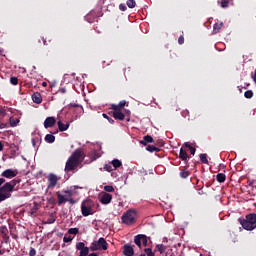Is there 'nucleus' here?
Returning <instances> with one entry per match:
<instances>
[{
  "label": "nucleus",
  "instance_id": "c756f323",
  "mask_svg": "<svg viewBox=\"0 0 256 256\" xmlns=\"http://www.w3.org/2000/svg\"><path fill=\"white\" fill-rule=\"evenodd\" d=\"M200 161L204 165H209V160L207 159V154H200Z\"/></svg>",
  "mask_w": 256,
  "mask_h": 256
},
{
  "label": "nucleus",
  "instance_id": "79ce46f5",
  "mask_svg": "<svg viewBox=\"0 0 256 256\" xmlns=\"http://www.w3.org/2000/svg\"><path fill=\"white\" fill-rule=\"evenodd\" d=\"M63 241L64 243H71V241H73V238L71 236H64Z\"/></svg>",
  "mask_w": 256,
  "mask_h": 256
},
{
  "label": "nucleus",
  "instance_id": "0eeeda50",
  "mask_svg": "<svg viewBox=\"0 0 256 256\" xmlns=\"http://www.w3.org/2000/svg\"><path fill=\"white\" fill-rule=\"evenodd\" d=\"M48 189H55L57 183H59V177L53 173L49 174L48 177Z\"/></svg>",
  "mask_w": 256,
  "mask_h": 256
},
{
  "label": "nucleus",
  "instance_id": "c9c22d12",
  "mask_svg": "<svg viewBox=\"0 0 256 256\" xmlns=\"http://www.w3.org/2000/svg\"><path fill=\"white\" fill-rule=\"evenodd\" d=\"M244 97L246 99H252L253 98V92L252 90H247L245 93H244Z\"/></svg>",
  "mask_w": 256,
  "mask_h": 256
},
{
  "label": "nucleus",
  "instance_id": "a878e982",
  "mask_svg": "<svg viewBox=\"0 0 256 256\" xmlns=\"http://www.w3.org/2000/svg\"><path fill=\"white\" fill-rule=\"evenodd\" d=\"M55 221H57V216H55L54 213H52L48 219L46 220V224L47 225H53V223H55Z\"/></svg>",
  "mask_w": 256,
  "mask_h": 256
},
{
  "label": "nucleus",
  "instance_id": "393cba45",
  "mask_svg": "<svg viewBox=\"0 0 256 256\" xmlns=\"http://www.w3.org/2000/svg\"><path fill=\"white\" fill-rule=\"evenodd\" d=\"M226 179H227V176L223 173H218L216 175V180L218 181V183H225Z\"/></svg>",
  "mask_w": 256,
  "mask_h": 256
},
{
  "label": "nucleus",
  "instance_id": "473e14b6",
  "mask_svg": "<svg viewBox=\"0 0 256 256\" xmlns=\"http://www.w3.org/2000/svg\"><path fill=\"white\" fill-rule=\"evenodd\" d=\"M144 253L146 256H155V252L151 248H145Z\"/></svg>",
  "mask_w": 256,
  "mask_h": 256
},
{
  "label": "nucleus",
  "instance_id": "f8f14e48",
  "mask_svg": "<svg viewBox=\"0 0 256 256\" xmlns=\"http://www.w3.org/2000/svg\"><path fill=\"white\" fill-rule=\"evenodd\" d=\"M123 255L125 256L135 255V250L133 249V246H131V244H125L123 246Z\"/></svg>",
  "mask_w": 256,
  "mask_h": 256
},
{
  "label": "nucleus",
  "instance_id": "09e8293b",
  "mask_svg": "<svg viewBox=\"0 0 256 256\" xmlns=\"http://www.w3.org/2000/svg\"><path fill=\"white\" fill-rule=\"evenodd\" d=\"M189 151L191 155H195V151H197V149H195V147L192 146L189 148Z\"/></svg>",
  "mask_w": 256,
  "mask_h": 256
},
{
  "label": "nucleus",
  "instance_id": "dca6fc26",
  "mask_svg": "<svg viewBox=\"0 0 256 256\" xmlns=\"http://www.w3.org/2000/svg\"><path fill=\"white\" fill-rule=\"evenodd\" d=\"M179 159H181V161H184L185 163H187V159H189V155L187 154V150H185L183 148L180 149Z\"/></svg>",
  "mask_w": 256,
  "mask_h": 256
},
{
  "label": "nucleus",
  "instance_id": "72a5a7b5",
  "mask_svg": "<svg viewBox=\"0 0 256 256\" xmlns=\"http://www.w3.org/2000/svg\"><path fill=\"white\" fill-rule=\"evenodd\" d=\"M104 191H106V193H113V191H115V188H113V186L111 185H106L104 186Z\"/></svg>",
  "mask_w": 256,
  "mask_h": 256
},
{
  "label": "nucleus",
  "instance_id": "f03ea898",
  "mask_svg": "<svg viewBox=\"0 0 256 256\" xmlns=\"http://www.w3.org/2000/svg\"><path fill=\"white\" fill-rule=\"evenodd\" d=\"M238 222L242 225L245 231H253L256 229V214L250 213L245 216V218H239Z\"/></svg>",
  "mask_w": 256,
  "mask_h": 256
},
{
  "label": "nucleus",
  "instance_id": "4d7b16f0",
  "mask_svg": "<svg viewBox=\"0 0 256 256\" xmlns=\"http://www.w3.org/2000/svg\"><path fill=\"white\" fill-rule=\"evenodd\" d=\"M42 40H43V44L47 45V40H45L44 38H42Z\"/></svg>",
  "mask_w": 256,
  "mask_h": 256
},
{
  "label": "nucleus",
  "instance_id": "5fc2aeb1",
  "mask_svg": "<svg viewBox=\"0 0 256 256\" xmlns=\"http://www.w3.org/2000/svg\"><path fill=\"white\" fill-rule=\"evenodd\" d=\"M4 145H3V143L0 141V151H3V149H4Z\"/></svg>",
  "mask_w": 256,
  "mask_h": 256
},
{
  "label": "nucleus",
  "instance_id": "f704fd0d",
  "mask_svg": "<svg viewBox=\"0 0 256 256\" xmlns=\"http://www.w3.org/2000/svg\"><path fill=\"white\" fill-rule=\"evenodd\" d=\"M0 233H1V235H6V234H8V233H9V230L7 229V226L2 225V226L0 227Z\"/></svg>",
  "mask_w": 256,
  "mask_h": 256
},
{
  "label": "nucleus",
  "instance_id": "ea45409f",
  "mask_svg": "<svg viewBox=\"0 0 256 256\" xmlns=\"http://www.w3.org/2000/svg\"><path fill=\"white\" fill-rule=\"evenodd\" d=\"M221 7L223 9H226V7H229V0H222L221 1Z\"/></svg>",
  "mask_w": 256,
  "mask_h": 256
},
{
  "label": "nucleus",
  "instance_id": "6e6d98bb",
  "mask_svg": "<svg viewBox=\"0 0 256 256\" xmlns=\"http://www.w3.org/2000/svg\"><path fill=\"white\" fill-rule=\"evenodd\" d=\"M184 145H185V147H186L187 149H191V147H192L189 143H185Z\"/></svg>",
  "mask_w": 256,
  "mask_h": 256
},
{
  "label": "nucleus",
  "instance_id": "4468645a",
  "mask_svg": "<svg viewBox=\"0 0 256 256\" xmlns=\"http://www.w3.org/2000/svg\"><path fill=\"white\" fill-rule=\"evenodd\" d=\"M125 105H127V101L122 100L119 102V104H112L110 109H112V111H123V107H125Z\"/></svg>",
  "mask_w": 256,
  "mask_h": 256
},
{
  "label": "nucleus",
  "instance_id": "9d476101",
  "mask_svg": "<svg viewBox=\"0 0 256 256\" xmlns=\"http://www.w3.org/2000/svg\"><path fill=\"white\" fill-rule=\"evenodd\" d=\"M109 115H112L117 121H125V114L121 110H114Z\"/></svg>",
  "mask_w": 256,
  "mask_h": 256
},
{
  "label": "nucleus",
  "instance_id": "69168bd1",
  "mask_svg": "<svg viewBox=\"0 0 256 256\" xmlns=\"http://www.w3.org/2000/svg\"><path fill=\"white\" fill-rule=\"evenodd\" d=\"M127 121H130V119L128 118Z\"/></svg>",
  "mask_w": 256,
  "mask_h": 256
},
{
  "label": "nucleus",
  "instance_id": "864d4df0",
  "mask_svg": "<svg viewBox=\"0 0 256 256\" xmlns=\"http://www.w3.org/2000/svg\"><path fill=\"white\" fill-rule=\"evenodd\" d=\"M60 93H67V90L65 88H60Z\"/></svg>",
  "mask_w": 256,
  "mask_h": 256
},
{
  "label": "nucleus",
  "instance_id": "4c0bfd02",
  "mask_svg": "<svg viewBox=\"0 0 256 256\" xmlns=\"http://www.w3.org/2000/svg\"><path fill=\"white\" fill-rule=\"evenodd\" d=\"M102 117H104V119H107L109 123H111V125H113V123H115V120H113V118L109 117L107 114L103 113Z\"/></svg>",
  "mask_w": 256,
  "mask_h": 256
},
{
  "label": "nucleus",
  "instance_id": "aec40b11",
  "mask_svg": "<svg viewBox=\"0 0 256 256\" xmlns=\"http://www.w3.org/2000/svg\"><path fill=\"white\" fill-rule=\"evenodd\" d=\"M146 151H149V153H159V151H161V148H159L158 146L148 145L146 147Z\"/></svg>",
  "mask_w": 256,
  "mask_h": 256
},
{
  "label": "nucleus",
  "instance_id": "8fccbe9b",
  "mask_svg": "<svg viewBox=\"0 0 256 256\" xmlns=\"http://www.w3.org/2000/svg\"><path fill=\"white\" fill-rule=\"evenodd\" d=\"M4 241H9V235L8 234H1Z\"/></svg>",
  "mask_w": 256,
  "mask_h": 256
},
{
  "label": "nucleus",
  "instance_id": "4be33fe9",
  "mask_svg": "<svg viewBox=\"0 0 256 256\" xmlns=\"http://www.w3.org/2000/svg\"><path fill=\"white\" fill-rule=\"evenodd\" d=\"M39 204L37 202L34 203L33 207L30 210L31 217H35L37 215V211H39Z\"/></svg>",
  "mask_w": 256,
  "mask_h": 256
},
{
  "label": "nucleus",
  "instance_id": "c85d7f7f",
  "mask_svg": "<svg viewBox=\"0 0 256 256\" xmlns=\"http://www.w3.org/2000/svg\"><path fill=\"white\" fill-rule=\"evenodd\" d=\"M45 141L46 143H55V137L53 136V134H47L45 136Z\"/></svg>",
  "mask_w": 256,
  "mask_h": 256
},
{
  "label": "nucleus",
  "instance_id": "de8ad7c7",
  "mask_svg": "<svg viewBox=\"0 0 256 256\" xmlns=\"http://www.w3.org/2000/svg\"><path fill=\"white\" fill-rule=\"evenodd\" d=\"M119 9L120 11H127V6H125V4H120Z\"/></svg>",
  "mask_w": 256,
  "mask_h": 256
},
{
  "label": "nucleus",
  "instance_id": "7c9ffc66",
  "mask_svg": "<svg viewBox=\"0 0 256 256\" xmlns=\"http://www.w3.org/2000/svg\"><path fill=\"white\" fill-rule=\"evenodd\" d=\"M127 7H129V9H135L137 2H135V0H128L126 2Z\"/></svg>",
  "mask_w": 256,
  "mask_h": 256
},
{
  "label": "nucleus",
  "instance_id": "338daca9",
  "mask_svg": "<svg viewBox=\"0 0 256 256\" xmlns=\"http://www.w3.org/2000/svg\"><path fill=\"white\" fill-rule=\"evenodd\" d=\"M170 256H173V255H170Z\"/></svg>",
  "mask_w": 256,
  "mask_h": 256
},
{
  "label": "nucleus",
  "instance_id": "f257e3e1",
  "mask_svg": "<svg viewBox=\"0 0 256 256\" xmlns=\"http://www.w3.org/2000/svg\"><path fill=\"white\" fill-rule=\"evenodd\" d=\"M81 159H83V151L79 149L75 150L66 162L65 172L69 173L70 171H75V169L79 167Z\"/></svg>",
  "mask_w": 256,
  "mask_h": 256
},
{
  "label": "nucleus",
  "instance_id": "2f4dec72",
  "mask_svg": "<svg viewBox=\"0 0 256 256\" xmlns=\"http://www.w3.org/2000/svg\"><path fill=\"white\" fill-rule=\"evenodd\" d=\"M10 125L11 127H17L19 125V119L15 117L10 118Z\"/></svg>",
  "mask_w": 256,
  "mask_h": 256
},
{
  "label": "nucleus",
  "instance_id": "49530a36",
  "mask_svg": "<svg viewBox=\"0 0 256 256\" xmlns=\"http://www.w3.org/2000/svg\"><path fill=\"white\" fill-rule=\"evenodd\" d=\"M156 145L157 147H163V145H165V142L163 140H158Z\"/></svg>",
  "mask_w": 256,
  "mask_h": 256
},
{
  "label": "nucleus",
  "instance_id": "e433bc0d",
  "mask_svg": "<svg viewBox=\"0 0 256 256\" xmlns=\"http://www.w3.org/2000/svg\"><path fill=\"white\" fill-rule=\"evenodd\" d=\"M68 233L69 235H77L79 233V228H70Z\"/></svg>",
  "mask_w": 256,
  "mask_h": 256
},
{
  "label": "nucleus",
  "instance_id": "2eb2a0df",
  "mask_svg": "<svg viewBox=\"0 0 256 256\" xmlns=\"http://www.w3.org/2000/svg\"><path fill=\"white\" fill-rule=\"evenodd\" d=\"M32 101L36 103V105H41V103H43V97H41V93L35 92L32 95Z\"/></svg>",
  "mask_w": 256,
  "mask_h": 256
},
{
  "label": "nucleus",
  "instance_id": "1a4fd4ad",
  "mask_svg": "<svg viewBox=\"0 0 256 256\" xmlns=\"http://www.w3.org/2000/svg\"><path fill=\"white\" fill-rule=\"evenodd\" d=\"M111 201H113V195L104 192L101 196H100V203H102V205H109V203H111Z\"/></svg>",
  "mask_w": 256,
  "mask_h": 256
},
{
  "label": "nucleus",
  "instance_id": "58836bf2",
  "mask_svg": "<svg viewBox=\"0 0 256 256\" xmlns=\"http://www.w3.org/2000/svg\"><path fill=\"white\" fill-rule=\"evenodd\" d=\"M10 83H11V85H18L19 84V79L17 77H11L10 78Z\"/></svg>",
  "mask_w": 256,
  "mask_h": 256
},
{
  "label": "nucleus",
  "instance_id": "6e6552de",
  "mask_svg": "<svg viewBox=\"0 0 256 256\" xmlns=\"http://www.w3.org/2000/svg\"><path fill=\"white\" fill-rule=\"evenodd\" d=\"M76 249L77 251H80L79 256H89V249H91V247H87L85 246L84 242H78L76 244Z\"/></svg>",
  "mask_w": 256,
  "mask_h": 256
},
{
  "label": "nucleus",
  "instance_id": "412c9836",
  "mask_svg": "<svg viewBox=\"0 0 256 256\" xmlns=\"http://www.w3.org/2000/svg\"><path fill=\"white\" fill-rule=\"evenodd\" d=\"M62 193H64L66 199H71L73 195H75V189H70V190H62Z\"/></svg>",
  "mask_w": 256,
  "mask_h": 256
},
{
  "label": "nucleus",
  "instance_id": "13d9d810",
  "mask_svg": "<svg viewBox=\"0 0 256 256\" xmlns=\"http://www.w3.org/2000/svg\"><path fill=\"white\" fill-rule=\"evenodd\" d=\"M42 87H47V82H43Z\"/></svg>",
  "mask_w": 256,
  "mask_h": 256
},
{
  "label": "nucleus",
  "instance_id": "37998d69",
  "mask_svg": "<svg viewBox=\"0 0 256 256\" xmlns=\"http://www.w3.org/2000/svg\"><path fill=\"white\" fill-rule=\"evenodd\" d=\"M183 43H185V37L183 35H181L178 38V44L179 45H183Z\"/></svg>",
  "mask_w": 256,
  "mask_h": 256
},
{
  "label": "nucleus",
  "instance_id": "a19ab883",
  "mask_svg": "<svg viewBox=\"0 0 256 256\" xmlns=\"http://www.w3.org/2000/svg\"><path fill=\"white\" fill-rule=\"evenodd\" d=\"M104 169L105 171H108V173H111V171H113V166H111V164H105Z\"/></svg>",
  "mask_w": 256,
  "mask_h": 256
},
{
  "label": "nucleus",
  "instance_id": "b1692460",
  "mask_svg": "<svg viewBox=\"0 0 256 256\" xmlns=\"http://www.w3.org/2000/svg\"><path fill=\"white\" fill-rule=\"evenodd\" d=\"M223 27V22H217L213 26V33L217 34L219 31H221V28Z\"/></svg>",
  "mask_w": 256,
  "mask_h": 256
},
{
  "label": "nucleus",
  "instance_id": "20e7f679",
  "mask_svg": "<svg viewBox=\"0 0 256 256\" xmlns=\"http://www.w3.org/2000/svg\"><path fill=\"white\" fill-rule=\"evenodd\" d=\"M121 221L124 225H134L137 221V211L129 209L121 216Z\"/></svg>",
  "mask_w": 256,
  "mask_h": 256
},
{
  "label": "nucleus",
  "instance_id": "680f3d73",
  "mask_svg": "<svg viewBox=\"0 0 256 256\" xmlns=\"http://www.w3.org/2000/svg\"><path fill=\"white\" fill-rule=\"evenodd\" d=\"M58 131L54 132L53 135H57Z\"/></svg>",
  "mask_w": 256,
  "mask_h": 256
},
{
  "label": "nucleus",
  "instance_id": "bf43d9fd",
  "mask_svg": "<svg viewBox=\"0 0 256 256\" xmlns=\"http://www.w3.org/2000/svg\"><path fill=\"white\" fill-rule=\"evenodd\" d=\"M140 245L141 247H143V240H140Z\"/></svg>",
  "mask_w": 256,
  "mask_h": 256
},
{
  "label": "nucleus",
  "instance_id": "6ab92c4d",
  "mask_svg": "<svg viewBox=\"0 0 256 256\" xmlns=\"http://www.w3.org/2000/svg\"><path fill=\"white\" fill-rule=\"evenodd\" d=\"M153 137L151 135H146L143 140L140 141L141 145L147 146V143H153Z\"/></svg>",
  "mask_w": 256,
  "mask_h": 256
},
{
  "label": "nucleus",
  "instance_id": "a211bd4d",
  "mask_svg": "<svg viewBox=\"0 0 256 256\" xmlns=\"http://www.w3.org/2000/svg\"><path fill=\"white\" fill-rule=\"evenodd\" d=\"M58 125V129L61 133H63L64 131H67V129H69V123L63 124L61 120H59L57 122Z\"/></svg>",
  "mask_w": 256,
  "mask_h": 256
},
{
  "label": "nucleus",
  "instance_id": "e2e57ef3",
  "mask_svg": "<svg viewBox=\"0 0 256 256\" xmlns=\"http://www.w3.org/2000/svg\"><path fill=\"white\" fill-rule=\"evenodd\" d=\"M169 255V252H166L165 256H168Z\"/></svg>",
  "mask_w": 256,
  "mask_h": 256
},
{
  "label": "nucleus",
  "instance_id": "603ef678",
  "mask_svg": "<svg viewBox=\"0 0 256 256\" xmlns=\"http://www.w3.org/2000/svg\"><path fill=\"white\" fill-rule=\"evenodd\" d=\"M70 107H81L79 104H76V103H70Z\"/></svg>",
  "mask_w": 256,
  "mask_h": 256
},
{
  "label": "nucleus",
  "instance_id": "0e129e2a",
  "mask_svg": "<svg viewBox=\"0 0 256 256\" xmlns=\"http://www.w3.org/2000/svg\"><path fill=\"white\" fill-rule=\"evenodd\" d=\"M0 255H3V252L0 250Z\"/></svg>",
  "mask_w": 256,
  "mask_h": 256
},
{
  "label": "nucleus",
  "instance_id": "cd10ccee",
  "mask_svg": "<svg viewBox=\"0 0 256 256\" xmlns=\"http://www.w3.org/2000/svg\"><path fill=\"white\" fill-rule=\"evenodd\" d=\"M111 164L114 167V169H119V167L123 165V163L119 159L112 160Z\"/></svg>",
  "mask_w": 256,
  "mask_h": 256
},
{
  "label": "nucleus",
  "instance_id": "5701e85b",
  "mask_svg": "<svg viewBox=\"0 0 256 256\" xmlns=\"http://www.w3.org/2000/svg\"><path fill=\"white\" fill-rule=\"evenodd\" d=\"M154 251H159V253H160L161 255H163V253H165V251H167V246H165V245H163V244H158V245H156Z\"/></svg>",
  "mask_w": 256,
  "mask_h": 256
},
{
  "label": "nucleus",
  "instance_id": "7ed1b4c3",
  "mask_svg": "<svg viewBox=\"0 0 256 256\" xmlns=\"http://www.w3.org/2000/svg\"><path fill=\"white\" fill-rule=\"evenodd\" d=\"M95 207V202L91 199H86L81 203V213L83 217H89V215H94L95 210L93 209Z\"/></svg>",
  "mask_w": 256,
  "mask_h": 256
},
{
  "label": "nucleus",
  "instance_id": "423d86ee",
  "mask_svg": "<svg viewBox=\"0 0 256 256\" xmlns=\"http://www.w3.org/2000/svg\"><path fill=\"white\" fill-rule=\"evenodd\" d=\"M141 241H142V246L147 247L149 243V237L145 234H138L134 237V243L141 249Z\"/></svg>",
  "mask_w": 256,
  "mask_h": 256
},
{
  "label": "nucleus",
  "instance_id": "052dcab7",
  "mask_svg": "<svg viewBox=\"0 0 256 256\" xmlns=\"http://www.w3.org/2000/svg\"><path fill=\"white\" fill-rule=\"evenodd\" d=\"M1 55H3V50H0V57H1Z\"/></svg>",
  "mask_w": 256,
  "mask_h": 256
},
{
  "label": "nucleus",
  "instance_id": "9b49d317",
  "mask_svg": "<svg viewBox=\"0 0 256 256\" xmlns=\"http://www.w3.org/2000/svg\"><path fill=\"white\" fill-rule=\"evenodd\" d=\"M55 123H57V119H55V117L53 116L47 117L44 121V127L45 129H50L55 125Z\"/></svg>",
  "mask_w": 256,
  "mask_h": 256
},
{
  "label": "nucleus",
  "instance_id": "39448f33",
  "mask_svg": "<svg viewBox=\"0 0 256 256\" xmlns=\"http://www.w3.org/2000/svg\"><path fill=\"white\" fill-rule=\"evenodd\" d=\"M108 249L109 243H107V240L103 237L94 240L90 245V251H107Z\"/></svg>",
  "mask_w": 256,
  "mask_h": 256
},
{
  "label": "nucleus",
  "instance_id": "bb28decb",
  "mask_svg": "<svg viewBox=\"0 0 256 256\" xmlns=\"http://www.w3.org/2000/svg\"><path fill=\"white\" fill-rule=\"evenodd\" d=\"M181 179H187L191 175V172H189L187 169H182L179 173Z\"/></svg>",
  "mask_w": 256,
  "mask_h": 256
},
{
  "label": "nucleus",
  "instance_id": "3c124183",
  "mask_svg": "<svg viewBox=\"0 0 256 256\" xmlns=\"http://www.w3.org/2000/svg\"><path fill=\"white\" fill-rule=\"evenodd\" d=\"M5 115V110L0 107V117H3Z\"/></svg>",
  "mask_w": 256,
  "mask_h": 256
},
{
  "label": "nucleus",
  "instance_id": "ddd939ff",
  "mask_svg": "<svg viewBox=\"0 0 256 256\" xmlns=\"http://www.w3.org/2000/svg\"><path fill=\"white\" fill-rule=\"evenodd\" d=\"M1 177H5L6 179H13V177H17V173L12 169H7L2 172Z\"/></svg>",
  "mask_w": 256,
  "mask_h": 256
},
{
  "label": "nucleus",
  "instance_id": "a18cd8bd",
  "mask_svg": "<svg viewBox=\"0 0 256 256\" xmlns=\"http://www.w3.org/2000/svg\"><path fill=\"white\" fill-rule=\"evenodd\" d=\"M67 202L70 203V205H75V203H77V200L73 198H67Z\"/></svg>",
  "mask_w": 256,
  "mask_h": 256
},
{
  "label": "nucleus",
  "instance_id": "f3484780",
  "mask_svg": "<svg viewBox=\"0 0 256 256\" xmlns=\"http://www.w3.org/2000/svg\"><path fill=\"white\" fill-rule=\"evenodd\" d=\"M56 195H57L58 205L59 206L67 203V197L65 195L60 194L59 192H57Z\"/></svg>",
  "mask_w": 256,
  "mask_h": 256
},
{
  "label": "nucleus",
  "instance_id": "c03bdc74",
  "mask_svg": "<svg viewBox=\"0 0 256 256\" xmlns=\"http://www.w3.org/2000/svg\"><path fill=\"white\" fill-rule=\"evenodd\" d=\"M37 255V250L35 248H31L29 252V256H36Z\"/></svg>",
  "mask_w": 256,
  "mask_h": 256
}]
</instances>
